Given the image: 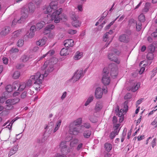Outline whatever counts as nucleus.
<instances>
[{"label": "nucleus", "mask_w": 157, "mask_h": 157, "mask_svg": "<svg viewBox=\"0 0 157 157\" xmlns=\"http://www.w3.org/2000/svg\"><path fill=\"white\" fill-rule=\"evenodd\" d=\"M132 98V95L130 93L127 94L124 97L125 99H129Z\"/></svg>", "instance_id": "obj_57"}, {"label": "nucleus", "mask_w": 157, "mask_h": 157, "mask_svg": "<svg viewBox=\"0 0 157 157\" xmlns=\"http://www.w3.org/2000/svg\"><path fill=\"white\" fill-rule=\"evenodd\" d=\"M20 99L18 98H16L14 99H9L7 100V102L9 103H12L13 105L15 104L20 101Z\"/></svg>", "instance_id": "obj_23"}, {"label": "nucleus", "mask_w": 157, "mask_h": 157, "mask_svg": "<svg viewBox=\"0 0 157 157\" xmlns=\"http://www.w3.org/2000/svg\"><path fill=\"white\" fill-rule=\"evenodd\" d=\"M55 28V26L52 24H48L44 28L45 31H51Z\"/></svg>", "instance_id": "obj_28"}, {"label": "nucleus", "mask_w": 157, "mask_h": 157, "mask_svg": "<svg viewBox=\"0 0 157 157\" xmlns=\"http://www.w3.org/2000/svg\"><path fill=\"white\" fill-rule=\"evenodd\" d=\"M20 75V73L18 71H16L14 72L13 74V78L15 79H17L18 78Z\"/></svg>", "instance_id": "obj_47"}, {"label": "nucleus", "mask_w": 157, "mask_h": 157, "mask_svg": "<svg viewBox=\"0 0 157 157\" xmlns=\"http://www.w3.org/2000/svg\"><path fill=\"white\" fill-rule=\"evenodd\" d=\"M28 7H24L23 8L22 10L24 8H27L28 10V13H33V12L35 10V7L34 4L32 3H29L28 4Z\"/></svg>", "instance_id": "obj_17"}, {"label": "nucleus", "mask_w": 157, "mask_h": 157, "mask_svg": "<svg viewBox=\"0 0 157 157\" xmlns=\"http://www.w3.org/2000/svg\"><path fill=\"white\" fill-rule=\"evenodd\" d=\"M24 44V41L22 39L19 40L17 43V46L19 47H22Z\"/></svg>", "instance_id": "obj_51"}, {"label": "nucleus", "mask_w": 157, "mask_h": 157, "mask_svg": "<svg viewBox=\"0 0 157 157\" xmlns=\"http://www.w3.org/2000/svg\"><path fill=\"white\" fill-rule=\"evenodd\" d=\"M78 143V140L77 139H75L70 141V146L71 147H74Z\"/></svg>", "instance_id": "obj_29"}, {"label": "nucleus", "mask_w": 157, "mask_h": 157, "mask_svg": "<svg viewBox=\"0 0 157 157\" xmlns=\"http://www.w3.org/2000/svg\"><path fill=\"white\" fill-rule=\"evenodd\" d=\"M62 9L59 8L58 10L55 11L52 14L51 16L52 21H54L55 23H58L60 22V20L63 18L66 19V16L64 14H61Z\"/></svg>", "instance_id": "obj_4"}, {"label": "nucleus", "mask_w": 157, "mask_h": 157, "mask_svg": "<svg viewBox=\"0 0 157 157\" xmlns=\"http://www.w3.org/2000/svg\"><path fill=\"white\" fill-rule=\"evenodd\" d=\"M29 33L28 34H27V36L29 38H32L35 35V33L33 32H31L29 31Z\"/></svg>", "instance_id": "obj_55"}, {"label": "nucleus", "mask_w": 157, "mask_h": 157, "mask_svg": "<svg viewBox=\"0 0 157 157\" xmlns=\"http://www.w3.org/2000/svg\"><path fill=\"white\" fill-rule=\"evenodd\" d=\"M74 41L72 39H67L64 41V45L66 48L72 47L74 45Z\"/></svg>", "instance_id": "obj_15"}, {"label": "nucleus", "mask_w": 157, "mask_h": 157, "mask_svg": "<svg viewBox=\"0 0 157 157\" xmlns=\"http://www.w3.org/2000/svg\"><path fill=\"white\" fill-rule=\"evenodd\" d=\"M29 59V56L26 55L22 56L21 59V60L23 62H25L28 61Z\"/></svg>", "instance_id": "obj_35"}, {"label": "nucleus", "mask_w": 157, "mask_h": 157, "mask_svg": "<svg viewBox=\"0 0 157 157\" xmlns=\"http://www.w3.org/2000/svg\"><path fill=\"white\" fill-rule=\"evenodd\" d=\"M147 58L148 59H152L153 58V54L152 53L149 54L147 56Z\"/></svg>", "instance_id": "obj_58"}, {"label": "nucleus", "mask_w": 157, "mask_h": 157, "mask_svg": "<svg viewBox=\"0 0 157 157\" xmlns=\"http://www.w3.org/2000/svg\"><path fill=\"white\" fill-rule=\"evenodd\" d=\"M155 22L157 24V19L156 20ZM151 36L153 37H157V29L155 32L151 33Z\"/></svg>", "instance_id": "obj_52"}, {"label": "nucleus", "mask_w": 157, "mask_h": 157, "mask_svg": "<svg viewBox=\"0 0 157 157\" xmlns=\"http://www.w3.org/2000/svg\"><path fill=\"white\" fill-rule=\"evenodd\" d=\"M102 107V103L101 102H98L95 107V111L97 112L100 111Z\"/></svg>", "instance_id": "obj_24"}, {"label": "nucleus", "mask_w": 157, "mask_h": 157, "mask_svg": "<svg viewBox=\"0 0 157 157\" xmlns=\"http://www.w3.org/2000/svg\"><path fill=\"white\" fill-rule=\"evenodd\" d=\"M69 128L70 134L75 135L79 134L81 129L80 127L76 126L71 124H70Z\"/></svg>", "instance_id": "obj_7"}, {"label": "nucleus", "mask_w": 157, "mask_h": 157, "mask_svg": "<svg viewBox=\"0 0 157 157\" xmlns=\"http://www.w3.org/2000/svg\"><path fill=\"white\" fill-rule=\"evenodd\" d=\"M82 119L81 118H79L74 122L71 123L70 124L74 125L76 126L80 127V125L82 123Z\"/></svg>", "instance_id": "obj_20"}, {"label": "nucleus", "mask_w": 157, "mask_h": 157, "mask_svg": "<svg viewBox=\"0 0 157 157\" xmlns=\"http://www.w3.org/2000/svg\"><path fill=\"white\" fill-rule=\"evenodd\" d=\"M119 40L121 42L124 43H127L129 41V39L126 34H123L120 35L119 37Z\"/></svg>", "instance_id": "obj_18"}, {"label": "nucleus", "mask_w": 157, "mask_h": 157, "mask_svg": "<svg viewBox=\"0 0 157 157\" xmlns=\"http://www.w3.org/2000/svg\"><path fill=\"white\" fill-rule=\"evenodd\" d=\"M111 50V52L109 53L108 54V58L111 61L114 62L117 64H119L120 60L116 56L115 54L119 56L121 52L117 49L111 48H109V51Z\"/></svg>", "instance_id": "obj_3"}, {"label": "nucleus", "mask_w": 157, "mask_h": 157, "mask_svg": "<svg viewBox=\"0 0 157 157\" xmlns=\"http://www.w3.org/2000/svg\"><path fill=\"white\" fill-rule=\"evenodd\" d=\"M140 83H135L133 86L131 88V90L133 92H135L138 89L140 86Z\"/></svg>", "instance_id": "obj_31"}, {"label": "nucleus", "mask_w": 157, "mask_h": 157, "mask_svg": "<svg viewBox=\"0 0 157 157\" xmlns=\"http://www.w3.org/2000/svg\"><path fill=\"white\" fill-rule=\"evenodd\" d=\"M13 89L16 90L17 88H19V82L18 81L14 82L13 84Z\"/></svg>", "instance_id": "obj_46"}, {"label": "nucleus", "mask_w": 157, "mask_h": 157, "mask_svg": "<svg viewBox=\"0 0 157 157\" xmlns=\"http://www.w3.org/2000/svg\"><path fill=\"white\" fill-rule=\"evenodd\" d=\"M11 30L9 26L5 27L0 33L2 36H4L8 34Z\"/></svg>", "instance_id": "obj_16"}, {"label": "nucleus", "mask_w": 157, "mask_h": 157, "mask_svg": "<svg viewBox=\"0 0 157 157\" xmlns=\"http://www.w3.org/2000/svg\"><path fill=\"white\" fill-rule=\"evenodd\" d=\"M94 99V97L93 96H90L87 99V101L86 102L84 105L85 106H87L89 104L91 101H92Z\"/></svg>", "instance_id": "obj_39"}, {"label": "nucleus", "mask_w": 157, "mask_h": 157, "mask_svg": "<svg viewBox=\"0 0 157 157\" xmlns=\"http://www.w3.org/2000/svg\"><path fill=\"white\" fill-rule=\"evenodd\" d=\"M53 124V122H51L45 128L46 130L43 136L44 138H45L46 136V139L49 136L50 134L51 133L53 129V127L52 125Z\"/></svg>", "instance_id": "obj_13"}, {"label": "nucleus", "mask_w": 157, "mask_h": 157, "mask_svg": "<svg viewBox=\"0 0 157 157\" xmlns=\"http://www.w3.org/2000/svg\"><path fill=\"white\" fill-rule=\"evenodd\" d=\"M149 3H146L145 5L144 9L143 10L142 12L143 13H147V12L151 6Z\"/></svg>", "instance_id": "obj_33"}, {"label": "nucleus", "mask_w": 157, "mask_h": 157, "mask_svg": "<svg viewBox=\"0 0 157 157\" xmlns=\"http://www.w3.org/2000/svg\"><path fill=\"white\" fill-rule=\"evenodd\" d=\"M156 138H155L151 142V144L153 148H154V147L156 145Z\"/></svg>", "instance_id": "obj_61"}, {"label": "nucleus", "mask_w": 157, "mask_h": 157, "mask_svg": "<svg viewBox=\"0 0 157 157\" xmlns=\"http://www.w3.org/2000/svg\"><path fill=\"white\" fill-rule=\"evenodd\" d=\"M45 25V22L43 21H41L38 22L36 24V28L40 29L42 28Z\"/></svg>", "instance_id": "obj_30"}, {"label": "nucleus", "mask_w": 157, "mask_h": 157, "mask_svg": "<svg viewBox=\"0 0 157 157\" xmlns=\"http://www.w3.org/2000/svg\"><path fill=\"white\" fill-rule=\"evenodd\" d=\"M55 60H57L56 58H51L49 60H47L44 63L43 66L41 67L42 70H44V74H41V76L46 77L49 74L52 72L54 70V65L55 64L57 60L55 62H54Z\"/></svg>", "instance_id": "obj_1"}, {"label": "nucleus", "mask_w": 157, "mask_h": 157, "mask_svg": "<svg viewBox=\"0 0 157 157\" xmlns=\"http://www.w3.org/2000/svg\"><path fill=\"white\" fill-rule=\"evenodd\" d=\"M25 88H27L25 83L22 82L20 83H19V88L17 89V90L20 91H22Z\"/></svg>", "instance_id": "obj_25"}, {"label": "nucleus", "mask_w": 157, "mask_h": 157, "mask_svg": "<svg viewBox=\"0 0 157 157\" xmlns=\"http://www.w3.org/2000/svg\"><path fill=\"white\" fill-rule=\"evenodd\" d=\"M22 15L20 19L17 20L14 19L12 22V25H15L16 23L17 22L18 23H21L23 22L25 20L26 18L28 16V10L27 8H24L22 10Z\"/></svg>", "instance_id": "obj_5"}, {"label": "nucleus", "mask_w": 157, "mask_h": 157, "mask_svg": "<svg viewBox=\"0 0 157 157\" xmlns=\"http://www.w3.org/2000/svg\"><path fill=\"white\" fill-rule=\"evenodd\" d=\"M117 67L115 65L114 67L111 68L110 75L112 78H115L116 77L118 74Z\"/></svg>", "instance_id": "obj_14"}, {"label": "nucleus", "mask_w": 157, "mask_h": 157, "mask_svg": "<svg viewBox=\"0 0 157 157\" xmlns=\"http://www.w3.org/2000/svg\"><path fill=\"white\" fill-rule=\"evenodd\" d=\"M89 119L92 123H95L97 121V117L94 115H90L89 117Z\"/></svg>", "instance_id": "obj_36"}, {"label": "nucleus", "mask_w": 157, "mask_h": 157, "mask_svg": "<svg viewBox=\"0 0 157 157\" xmlns=\"http://www.w3.org/2000/svg\"><path fill=\"white\" fill-rule=\"evenodd\" d=\"M19 118L17 117H16L15 118L13 119L10 123L7 126L6 128H8L10 130L11 128H12V126L13 123L16 120H17Z\"/></svg>", "instance_id": "obj_40"}, {"label": "nucleus", "mask_w": 157, "mask_h": 157, "mask_svg": "<svg viewBox=\"0 0 157 157\" xmlns=\"http://www.w3.org/2000/svg\"><path fill=\"white\" fill-rule=\"evenodd\" d=\"M118 133V131L116 132L113 131L110 134L109 136V137L111 139H113Z\"/></svg>", "instance_id": "obj_42"}, {"label": "nucleus", "mask_w": 157, "mask_h": 157, "mask_svg": "<svg viewBox=\"0 0 157 157\" xmlns=\"http://www.w3.org/2000/svg\"><path fill=\"white\" fill-rule=\"evenodd\" d=\"M18 149V146L17 145L14 146L12 149L10 150L9 153V156H10L13 155L16 153Z\"/></svg>", "instance_id": "obj_21"}, {"label": "nucleus", "mask_w": 157, "mask_h": 157, "mask_svg": "<svg viewBox=\"0 0 157 157\" xmlns=\"http://www.w3.org/2000/svg\"><path fill=\"white\" fill-rule=\"evenodd\" d=\"M105 148L108 152H109L112 148V145L109 143H106L105 144Z\"/></svg>", "instance_id": "obj_34"}, {"label": "nucleus", "mask_w": 157, "mask_h": 157, "mask_svg": "<svg viewBox=\"0 0 157 157\" xmlns=\"http://www.w3.org/2000/svg\"><path fill=\"white\" fill-rule=\"evenodd\" d=\"M83 145V144L82 143H80L78 144L76 148L77 150V151L80 150L82 148Z\"/></svg>", "instance_id": "obj_59"}, {"label": "nucleus", "mask_w": 157, "mask_h": 157, "mask_svg": "<svg viewBox=\"0 0 157 157\" xmlns=\"http://www.w3.org/2000/svg\"><path fill=\"white\" fill-rule=\"evenodd\" d=\"M120 126L119 124H115L114 125L113 128L114 129V131H118V132H119L120 129H118V128Z\"/></svg>", "instance_id": "obj_50"}, {"label": "nucleus", "mask_w": 157, "mask_h": 157, "mask_svg": "<svg viewBox=\"0 0 157 157\" xmlns=\"http://www.w3.org/2000/svg\"><path fill=\"white\" fill-rule=\"evenodd\" d=\"M47 40V39L46 37H44L41 39L37 41L36 42V44L37 45L42 46L45 44Z\"/></svg>", "instance_id": "obj_19"}, {"label": "nucleus", "mask_w": 157, "mask_h": 157, "mask_svg": "<svg viewBox=\"0 0 157 157\" xmlns=\"http://www.w3.org/2000/svg\"><path fill=\"white\" fill-rule=\"evenodd\" d=\"M78 70H77L74 73V75L71 78V80H73V82H75L78 80L81 77H82L84 75L83 74V71L82 69H80L79 71Z\"/></svg>", "instance_id": "obj_9"}, {"label": "nucleus", "mask_w": 157, "mask_h": 157, "mask_svg": "<svg viewBox=\"0 0 157 157\" xmlns=\"http://www.w3.org/2000/svg\"><path fill=\"white\" fill-rule=\"evenodd\" d=\"M6 90L8 92H10L13 90V87L10 85H7L6 87Z\"/></svg>", "instance_id": "obj_48"}, {"label": "nucleus", "mask_w": 157, "mask_h": 157, "mask_svg": "<svg viewBox=\"0 0 157 157\" xmlns=\"http://www.w3.org/2000/svg\"><path fill=\"white\" fill-rule=\"evenodd\" d=\"M27 92L24 91L22 93L21 95V98L22 99L25 98L27 96Z\"/></svg>", "instance_id": "obj_56"}, {"label": "nucleus", "mask_w": 157, "mask_h": 157, "mask_svg": "<svg viewBox=\"0 0 157 157\" xmlns=\"http://www.w3.org/2000/svg\"><path fill=\"white\" fill-rule=\"evenodd\" d=\"M68 49V48H63L60 52V55L61 56H66L68 55V54L67 52Z\"/></svg>", "instance_id": "obj_32"}, {"label": "nucleus", "mask_w": 157, "mask_h": 157, "mask_svg": "<svg viewBox=\"0 0 157 157\" xmlns=\"http://www.w3.org/2000/svg\"><path fill=\"white\" fill-rule=\"evenodd\" d=\"M128 101H125L124 104V111L125 112H127L128 110Z\"/></svg>", "instance_id": "obj_49"}, {"label": "nucleus", "mask_w": 157, "mask_h": 157, "mask_svg": "<svg viewBox=\"0 0 157 157\" xmlns=\"http://www.w3.org/2000/svg\"><path fill=\"white\" fill-rule=\"evenodd\" d=\"M19 51V50L17 48H12L10 50V52L11 55H12V57L14 55V53H15L18 52Z\"/></svg>", "instance_id": "obj_44"}, {"label": "nucleus", "mask_w": 157, "mask_h": 157, "mask_svg": "<svg viewBox=\"0 0 157 157\" xmlns=\"http://www.w3.org/2000/svg\"><path fill=\"white\" fill-rule=\"evenodd\" d=\"M55 53V51L53 50H51L47 52L46 54L43 55L42 56L40 57V60L43 59L46 56H52Z\"/></svg>", "instance_id": "obj_22"}, {"label": "nucleus", "mask_w": 157, "mask_h": 157, "mask_svg": "<svg viewBox=\"0 0 157 157\" xmlns=\"http://www.w3.org/2000/svg\"><path fill=\"white\" fill-rule=\"evenodd\" d=\"M72 19V25L75 27H78L80 26L81 23L79 20L78 16L75 14H72L71 16Z\"/></svg>", "instance_id": "obj_12"}, {"label": "nucleus", "mask_w": 157, "mask_h": 157, "mask_svg": "<svg viewBox=\"0 0 157 157\" xmlns=\"http://www.w3.org/2000/svg\"><path fill=\"white\" fill-rule=\"evenodd\" d=\"M60 147L61 152L62 153L61 155H65L66 156V154L70 152V149L68 146L67 145L66 142H62L60 144Z\"/></svg>", "instance_id": "obj_10"}, {"label": "nucleus", "mask_w": 157, "mask_h": 157, "mask_svg": "<svg viewBox=\"0 0 157 157\" xmlns=\"http://www.w3.org/2000/svg\"><path fill=\"white\" fill-rule=\"evenodd\" d=\"M77 32L76 30L70 29L68 31V33L70 34L73 35L75 34Z\"/></svg>", "instance_id": "obj_54"}, {"label": "nucleus", "mask_w": 157, "mask_h": 157, "mask_svg": "<svg viewBox=\"0 0 157 157\" xmlns=\"http://www.w3.org/2000/svg\"><path fill=\"white\" fill-rule=\"evenodd\" d=\"M82 55V52H80L79 51L76 52L75 55L74 56V59L75 60L79 59L81 57Z\"/></svg>", "instance_id": "obj_37"}, {"label": "nucleus", "mask_w": 157, "mask_h": 157, "mask_svg": "<svg viewBox=\"0 0 157 157\" xmlns=\"http://www.w3.org/2000/svg\"><path fill=\"white\" fill-rule=\"evenodd\" d=\"M36 30V28L35 25L32 26L30 28V31H31V32H33V33H35Z\"/></svg>", "instance_id": "obj_60"}, {"label": "nucleus", "mask_w": 157, "mask_h": 157, "mask_svg": "<svg viewBox=\"0 0 157 157\" xmlns=\"http://www.w3.org/2000/svg\"><path fill=\"white\" fill-rule=\"evenodd\" d=\"M83 126L87 128H89L90 127V124L88 123L84 124L83 125Z\"/></svg>", "instance_id": "obj_62"}, {"label": "nucleus", "mask_w": 157, "mask_h": 157, "mask_svg": "<svg viewBox=\"0 0 157 157\" xmlns=\"http://www.w3.org/2000/svg\"><path fill=\"white\" fill-rule=\"evenodd\" d=\"M141 25L142 24L140 22H137L135 25L137 31H139L140 30L141 28Z\"/></svg>", "instance_id": "obj_45"}, {"label": "nucleus", "mask_w": 157, "mask_h": 157, "mask_svg": "<svg viewBox=\"0 0 157 157\" xmlns=\"http://www.w3.org/2000/svg\"><path fill=\"white\" fill-rule=\"evenodd\" d=\"M139 21L138 22H144L145 21V17L143 13L141 14L138 17Z\"/></svg>", "instance_id": "obj_43"}, {"label": "nucleus", "mask_w": 157, "mask_h": 157, "mask_svg": "<svg viewBox=\"0 0 157 157\" xmlns=\"http://www.w3.org/2000/svg\"><path fill=\"white\" fill-rule=\"evenodd\" d=\"M57 2H52L47 7L46 9L47 12H45V13H50L52 12L53 10L54 11L56 10L57 8Z\"/></svg>", "instance_id": "obj_11"}, {"label": "nucleus", "mask_w": 157, "mask_h": 157, "mask_svg": "<svg viewBox=\"0 0 157 157\" xmlns=\"http://www.w3.org/2000/svg\"><path fill=\"white\" fill-rule=\"evenodd\" d=\"M91 134V132L90 130H87L84 131L83 133V136L85 138H88L90 137Z\"/></svg>", "instance_id": "obj_26"}, {"label": "nucleus", "mask_w": 157, "mask_h": 157, "mask_svg": "<svg viewBox=\"0 0 157 157\" xmlns=\"http://www.w3.org/2000/svg\"><path fill=\"white\" fill-rule=\"evenodd\" d=\"M124 111L123 109H121L120 110H119V112L117 113V115H118L119 117H120V119L119 121L120 122H121L123 120V118L124 115L123 114V111Z\"/></svg>", "instance_id": "obj_27"}, {"label": "nucleus", "mask_w": 157, "mask_h": 157, "mask_svg": "<svg viewBox=\"0 0 157 157\" xmlns=\"http://www.w3.org/2000/svg\"><path fill=\"white\" fill-rule=\"evenodd\" d=\"M6 109L7 110H10L13 108V104L12 103H8L7 102V100L6 101Z\"/></svg>", "instance_id": "obj_41"}, {"label": "nucleus", "mask_w": 157, "mask_h": 157, "mask_svg": "<svg viewBox=\"0 0 157 157\" xmlns=\"http://www.w3.org/2000/svg\"><path fill=\"white\" fill-rule=\"evenodd\" d=\"M109 33H106L103 36V40L105 42H106L107 40L108 37Z\"/></svg>", "instance_id": "obj_53"}, {"label": "nucleus", "mask_w": 157, "mask_h": 157, "mask_svg": "<svg viewBox=\"0 0 157 157\" xmlns=\"http://www.w3.org/2000/svg\"><path fill=\"white\" fill-rule=\"evenodd\" d=\"M55 157H66L65 155H61L60 153H57L55 156Z\"/></svg>", "instance_id": "obj_64"}, {"label": "nucleus", "mask_w": 157, "mask_h": 157, "mask_svg": "<svg viewBox=\"0 0 157 157\" xmlns=\"http://www.w3.org/2000/svg\"><path fill=\"white\" fill-rule=\"evenodd\" d=\"M43 80V77L41 76L40 73L38 72L35 74L34 75L30 76L29 78L25 82V84L27 88L30 87L33 83L39 85L42 83Z\"/></svg>", "instance_id": "obj_2"}, {"label": "nucleus", "mask_w": 157, "mask_h": 157, "mask_svg": "<svg viewBox=\"0 0 157 157\" xmlns=\"http://www.w3.org/2000/svg\"><path fill=\"white\" fill-rule=\"evenodd\" d=\"M137 22L134 19L132 18L129 20L128 21V25L130 26H135Z\"/></svg>", "instance_id": "obj_38"}, {"label": "nucleus", "mask_w": 157, "mask_h": 157, "mask_svg": "<svg viewBox=\"0 0 157 157\" xmlns=\"http://www.w3.org/2000/svg\"><path fill=\"white\" fill-rule=\"evenodd\" d=\"M33 1L37 5L41 3L42 0H33Z\"/></svg>", "instance_id": "obj_63"}, {"label": "nucleus", "mask_w": 157, "mask_h": 157, "mask_svg": "<svg viewBox=\"0 0 157 157\" xmlns=\"http://www.w3.org/2000/svg\"><path fill=\"white\" fill-rule=\"evenodd\" d=\"M103 91L105 93H106L107 92L106 87H103V89L100 87H97L96 89L95 95L96 98L99 99L102 98Z\"/></svg>", "instance_id": "obj_8"}, {"label": "nucleus", "mask_w": 157, "mask_h": 157, "mask_svg": "<svg viewBox=\"0 0 157 157\" xmlns=\"http://www.w3.org/2000/svg\"><path fill=\"white\" fill-rule=\"evenodd\" d=\"M104 73L102 79V82L105 86L108 85L110 81V78L109 75V71L107 70L106 68H105L103 70Z\"/></svg>", "instance_id": "obj_6"}]
</instances>
